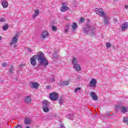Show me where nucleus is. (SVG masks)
<instances>
[{
    "label": "nucleus",
    "mask_w": 128,
    "mask_h": 128,
    "mask_svg": "<svg viewBox=\"0 0 128 128\" xmlns=\"http://www.w3.org/2000/svg\"><path fill=\"white\" fill-rule=\"evenodd\" d=\"M114 22H118V19L117 18H115L114 20Z\"/></svg>",
    "instance_id": "79ce46f5"
},
{
    "label": "nucleus",
    "mask_w": 128,
    "mask_h": 128,
    "mask_svg": "<svg viewBox=\"0 0 128 128\" xmlns=\"http://www.w3.org/2000/svg\"><path fill=\"white\" fill-rule=\"evenodd\" d=\"M16 44L14 45V48H16Z\"/></svg>",
    "instance_id": "49530a36"
},
{
    "label": "nucleus",
    "mask_w": 128,
    "mask_h": 128,
    "mask_svg": "<svg viewBox=\"0 0 128 128\" xmlns=\"http://www.w3.org/2000/svg\"><path fill=\"white\" fill-rule=\"evenodd\" d=\"M72 64H74V66L78 64V60H76V57H73V59L72 61Z\"/></svg>",
    "instance_id": "aec40b11"
},
{
    "label": "nucleus",
    "mask_w": 128,
    "mask_h": 128,
    "mask_svg": "<svg viewBox=\"0 0 128 128\" xmlns=\"http://www.w3.org/2000/svg\"><path fill=\"white\" fill-rule=\"evenodd\" d=\"M2 40V37L0 36V40Z\"/></svg>",
    "instance_id": "09e8293b"
},
{
    "label": "nucleus",
    "mask_w": 128,
    "mask_h": 128,
    "mask_svg": "<svg viewBox=\"0 0 128 128\" xmlns=\"http://www.w3.org/2000/svg\"><path fill=\"white\" fill-rule=\"evenodd\" d=\"M30 84L33 88H36V90L37 88H38V86H40V85L38 84V82H31Z\"/></svg>",
    "instance_id": "f8f14e48"
},
{
    "label": "nucleus",
    "mask_w": 128,
    "mask_h": 128,
    "mask_svg": "<svg viewBox=\"0 0 128 128\" xmlns=\"http://www.w3.org/2000/svg\"><path fill=\"white\" fill-rule=\"evenodd\" d=\"M60 10L61 12H66V10H68V7L66 6H64L60 8Z\"/></svg>",
    "instance_id": "4468645a"
},
{
    "label": "nucleus",
    "mask_w": 128,
    "mask_h": 128,
    "mask_svg": "<svg viewBox=\"0 0 128 128\" xmlns=\"http://www.w3.org/2000/svg\"><path fill=\"white\" fill-rule=\"evenodd\" d=\"M2 6L3 8H8V2L4 0L2 2Z\"/></svg>",
    "instance_id": "f3484780"
},
{
    "label": "nucleus",
    "mask_w": 128,
    "mask_h": 128,
    "mask_svg": "<svg viewBox=\"0 0 128 128\" xmlns=\"http://www.w3.org/2000/svg\"><path fill=\"white\" fill-rule=\"evenodd\" d=\"M0 22H4V19L3 18H0Z\"/></svg>",
    "instance_id": "58836bf2"
},
{
    "label": "nucleus",
    "mask_w": 128,
    "mask_h": 128,
    "mask_svg": "<svg viewBox=\"0 0 128 128\" xmlns=\"http://www.w3.org/2000/svg\"><path fill=\"white\" fill-rule=\"evenodd\" d=\"M74 68L77 72H80V66L78 64L74 65Z\"/></svg>",
    "instance_id": "2eb2a0df"
},
{
    "label": "nucleus",
    "mask_w": 128,
    "mask_h": 128,
    "mask_svg": "<svg viewBox=\"0 0 128 128\" xmlns=\"http://www.w3.org/2000/svg\"><path fill=\"white\" fill-rule=\"evenodd\" d=\"M8 28V26L6 24L3 26L4 30H6Z\"/></svg>",
    "instance_id": "a878e982"
},
{
    "label": "nucleus",
    "mask_w": 128,
    "mask_h": 128,
    "mask_svg": "<svg viewBox=\"0 0 128 128\" xmlns=\"http://www.w3.org/2000/svg\"><path fill=\"white\" fill-rule=\"evenodd\" d=\"M76 28H78V24H76V23L74 22L72 25V29L76 30Z\"/></svg>",
    "instance_id": "b1692460"
},
{
    "label": "nucleus",
    "mask_w": 128,
    "mask_h": 128,
    "mask_svg": "<svg viewBox=\"0 0 128 128\" xmlns=\"http://www.w3.org/2000/svg\"><path fill=\"white\" fill-rule=\"evenodd\" d=\"M116 108L117 110H121L123 114L128 112V108L126 106L118 105L116 106Z\"/></svg>",
    "instance_id": "20e7f679"
},
{
    "label": "nucleus",
    "mask_w": 128,
    "mask_h": 128,
    "mask_svg": "<svg viewBox=\"0 0 128 128\" xmlns=\"http://www.w3.org/2000/svg\"><path fill=\"white\" fill-rule=\"evenodd\" d=\"M42 110L44 112H50V108L48 106L50 105V102L48 101L44 100L42 102Z\"/></svg>",
    "instance_id": "7ed1b4c3"
},
{
    "label": "nucleus",
    "mask_w": 128,
    "mask_h": 128,
    "mask_svg": "<svg viewBox=\"0 0 128 128\" xmlns=\"http://www.w3.org/2000/svg\"><path fill=\"white\" fill-rule=\"evenodd\" d=\"M70 84L68 81H63L61 82V85L64 86H68Z\"/></svg>",
    "instance_id": "412c9836"
},
{
    "label": "nucleus",
    "mask_w": 128,
    "mask_h": 128,
    "mask_svg": "<svg viewBox=\"0 0 128 128\" xmlns=\"http://www.w3.org/2000/svg\"><path fill=\"white\" fill-rule=\"evenodd\" d=\"M68 32V28H65V30H64V32Z\"/></svg>",
    "instance_id": "e433bc0d"
},
{
    "label": "nucleus",
    "mask_w": 128,
    "mask_h": 128,
    "mask_svg": "<svg viewBox=\"0 0 128 128\" xmlns=\"http://www.w3.org/2000/svg\"><path fill=\"white\" fill-rule=\"evenodd\" d=\"M125 8H126V10H128V5H125Z\"/></svg>",
    "instance_id": "ea45409f"
},
{
    "label": "nucleus",
    "mask_w": 128,
    "mask_h": 128,
    "mask_svg": "<svg viewBox=\"0 0 128 128\" xmlns=\"http://www.w3.org/2000/svg\"><path fill=\"white\" fill-rule=\"evenodd\" d=\"M57 30H58V28H56V26H52V30H53V32H56Z\"/></svg>",
    "instance_id": "bb28decb"
},
{
    "label": "nucleus",
    "mask_w": 128,
    "mask_h": 128,
    "mask_svg": "<svg viewBox=\"0 0 128 128\" xmlns=\"http://www.w3.org/2000/svg\"><path fill=\"white\" fill-rule=\"evenodd\" d=\"M78 90H80V88L78 87L75 89V92H78Z\"/></svg>",
    "instance_id": "7c9ffc66"
},
{
    "label": "nucleus",
    "mask_w": 128,
    "mask_h": 128,
    "mask_svg": "<svg viewBox=\"0 0 128 128\" xmlns=\"http://www.w3.org/2000/svg\"><path fill=\"white\" fill-rule=\"evenodd\" d=\"M24 122L25 124H30L32 122V120L28 118H26L24 120Z\"/></svg>",
    "instance_id": "6ab92c4d"
},
{
    "label": "nucleus",
    "mask_w": 128,
    "mask_h": 128,
    "mask_svg": "<svg viewBox=\"0 0 128 128\" xmlns=\"http://www.w3.org/2000/svg\"><path fill=\"white\" fill-rule=\"evenodd\" d=\"M38 61V63L40 66H48V61L46 59L44 54L42 52H39L37 54H35L30 58V62L32 66H36V60Z\"/></svg>",
    "instance_id": "f257e3e1"
},
{
    "label": "nucleus",
    "mask_w": 128,
    "mask_h": 128,
    "mask_svg": "<svg viewBox=\"0 0 128 128\" xmlns=\"http://www.w3.org/2000/svg\"><path fill=\"white\" fill-rule=\"evenodd\" d=\"M58 120H59V122H62V119L59 118V119H58Z\"/></svg>",
    "instance_id": "c03bdc74"
},
{
    "label": "nucleus",
    "mask_w": 128,
    "mask_h": 128,
    "mask_svg": "<svg viewBox=\"0 0 128 128\" xmlns=\"http://www.w3.org/2000/svg\"><path fill=\"white\" fill-rule=\"evenodd\" d=\"M60 128H66V127H64V124L63 123H60Z\"/></svg>",
    "instance_id": "c756f323"
},
{
    "label": "nucleus",
    "mask_w": 128,
    "mask_h": 128,
    "mask_svg": "<svg viewBox=\"0 0 128 128\" xmlns=\"http://www.w3.org/2000/svg\"><path fill=\"white\" fill-rule=\"evenodd\" d=\"M104 22L105 26H108V24H110V20H108V17L106 16V15L104 16Z\"/></svg>",
    "instance_id": "9d476101"
},
{
    "label": "nucleus",
    "mask_w": 128,
    "mask_h": 128,
    "mask_svg": "<svg viewBox=\"0 0 128 128\" xmlns=\"http://www.w3.org/2000/svg\"><path fill=\"white\" fill-rule=\"evenodd\" d=\"M55 78H54V76H52L48 78V80L49 82H56Z\"/></svg>",
    "instance_id": "a211bd4d"
},
{
    "label": "nucleus",
    "mask_w": 128,
    "mask_h": 128,
    "mask_svg": "<svg viewBox=\"0 0 128 128\" xmlns=\"http://www.w3.org/2000/svg\"><path fill=\"white\" fill-rule=\"evenodd\" d=\"M20 66L21 68L24 67V64H20Z\"/></svg>",
    "instance_id": "37998d69"
},
{
    "label": "nucleus",
    "mask_w": 128,
    "mask_h": 128,
    "mask_svg": "<svg viewBox=\"0 0 128 128\" xmlns=\"http://www.w3.org/2000/svg\"><path fill=\"white\" fill-rule=\"evenodd\" d=\"M96 12L98 16H106V14H104V10H102V8H96Z\"/></svg>",
    "instance_id": "423d86ee"
},
{
    "label": "nucleus",
    "mask_w": 128,
    "mask_h": 128,
    "mask_svg": "<svg viewBox=\"0 0 128 128\" xmlns=\"http://www.w3.org/2000/svg\"><path fill=\"white\" fill-rule=\"evenodd\" d=\"M128 28V22H124L122 26V32H124V30H126Z\"/></svg>",
    "instance_id": "1a4fd4ad"
},
{
    "label": "nucleus",
    "mask_w": 128,
    "mask_h": 128,
    "mask_svg": "<svg viewBox=\"0 0 128 128\" xmlns=\"http://www.w3.org/2000/svg\"><path fill=\"white\" fill-rule=\"evenodd\" d=\"M90 96L94 100H98V96L94 92H91L90 94Z\"/></svg>",
    "instance_id": "9b49d317"
},
{
    "label": "nucleus",
    "mask_w": 128,
    "mask_h": 128,
    "mask_svg": "<svg viewBox=\"0 0 128 128\" xmlns=\"http://www.w3.org/2000/svg\"><path fill=\"white\" fill-rule=\"evenodd\" d=\"M25 102L26 104H30L32 102V98L30 96H27L25 98Z\"/></svg>",
    "instance_id": "ddd939ff"
},
{
    "label": "nucleus",
    "mask_w": 128,
    "mask_h": 128,
    "mask_svg": "<svg viewBox=\"0 0 128 128\" xmlns=\"http://www.w3.org/2000/svg\"><path fill=\"white\" fill-rule=\"evenodd\" d=\"M28 52H32V50L31 48H29L28 50Z\"/></svg>",
    "instance_id": "c9c22d12"
},
{
    "label": "nucleus",
    "mask_w": 128,
    "mask_h": 128,
    "mask_svg": "<svg viewBox=\"0 0 128 128\" xmlns=\"http://www.w3.org/2000/svg\"><path fill=\"white\" fill-rule=\"evenodd\" d=\"M18 35L16 34L12 38V42H10V46H13V44H16L18 43Z\"/></svg>",
    "instance_id": "0eeeda50"
},
{
    "label": "nucleus",
    "mask_w": 128,
    "mask_h": 128,
    "mask_svg": "<svg viewBox=\"0 0 128 128\" xmlns=\"http://www.w3.org/2000/svg\"><path fill=\"white\" fill-rule=\"evenodd\" d=\"M26 128H30V126H27L26 127Z\"/></svg>",
    "instance_id": "de8ad7c7"
},
{
    "label": "nucleus",
    "mask_w": 128,
    "mask_h": 128,
    "mask_svg": "<svg viewBox=\"0 0 128 128\" xmlns=\"http://www.w3.org/2000/svg\"><path fill=\"white\" fill-rule=\"evenodd\" d=\"M15 128H22V125H18Z\"/></svg>",
    "instance_id": "4c0bfd02"
},
{
    "label": "nucleus",
    "mask_w": 128,
    "mask_h": 128,
    "mask_svg": "<svg viewBox=\"0 0 128 128\" xmlns=\"http://www.w3.org/2000/svg\"><path fill=\"white\" fill-rule=\"evenodd\" d=\"M36 16H38V14H36V13H34V14L32 15V18L34 19L36 18Z\"/></svg>",
    "instance_id": "473e14b6"
},
{
    "label": "nucleus",
    "mask_w": 128,
    "mask_h": 128,
    "mask_svg": "<svg viewBox=\"0 0 128 128\" xmlns=\"http://www.w3.org/2000/svg\"><path fill=\"white\" fill-rule=\"evenodd\" d=\"M106 116H112V114H110V113H107V114H106Z\"/></svg>",
    "instance_id": "a19ab883"
},
{
    "label": "nucleus",
    "mask_w": 128,
    "mask_h": 128,
    "mask_svg": "<svg viewBox=\"0 0 128 128\" xmlns=\"http://www.w3.org/2000/svg\"><path fill=\"white\" fill-rule=\"evenodd\" d=\"M50 88H52V86H46V90H50Z\"/></svg>",
    "instance_id": "f704fd0d"
},
{
    "label": "nucleus",
    "mask_w": 128,
    "mask_h": 128,
    "mask_svg": "<svg viewBox=\"0 0 128 128\" xmlns=\"http://www.w3.org/2000/svg\"><path fill=\"white\" fill-rule=\"evenodd\" d=\"M6 66H8V64L6 62L2 64V66L3 68H6Z\"/></svg>",
    "instance_id": "2f4dec72"
},
{
    "label": "nucleus",
    "mask_w": 128,
    "mask_h": 128,
    "mask_svg": "<svg viewBox=\"0 0 128 128\" xmlns=\"http://www.w3.org/2000/svg\"><path fill=\"white\" fill-rule=\"evenodd\" d=\"M80 78H81V77H78V78H77V79H78V80H80Z\"/></svg>",
    "instance_id": "a18cd8bd"
},
{
    "label": "nucleus",
    "mask_w": 128,
    "mask_h": 128,
    "mask_svg": "<svg viewBox=\"0 0 128 128\" xmlns=\"http://www.w3.org/2000/svg\"><path fill=\"white\" fill-rule=\"evenodd\" d=\"M64 99L62 98V96H60L59 98L58 102L60 104H62L64 102Z\"/></svg>",
    "instance_id": "5701e85b"
},
{
    "label": "nucleus",
    "mask_w": 128,
    "mask_h": 128,
    "mask_svg": "<svg viewBox=\"0 0 128 128\" xmlns=\"http://www.w3.org/2000/svg\"><path fill=\"white\" fill-rule=\"evenodd\" d=\"M110 46H112V44H110V43H106V46L107 48H110Z\"/></svg>",
    "instance_id": "c85d7f7f"
},
{
    "label": "nucleus",
    "mask_w": 128,
    "mask_h": 128,
    "mask_svg": "<svg viewBox=\"0 0 128 128\" xmlns=\"http://www.w3.org/2000/svg\"><path fill=\"white\" fill-rule=\"evenodd\" d=\"M10 68L9 69V72H10V74H12V72H14V68L12 65H10Z\"/></svg>",
    "instance_id": "4be33fe9"
},
{
    "label": "nucleus",
    "mask_w": 128,
    "mask_h": 128,
    "mask_svg": "<svg viewBox=\"0 0 128 128\" xmlns=\"http://www.w3.org/2000/svg\"><path fill=\"white\" fill-rule=\"evenodd\" d=\"M123 122L125 123H128V117L124 118Z\"/></svg>",
    "instance_id": "393cba45"
},
{
    "label": "nucleus",
    "mask_w": 128,
    "mask_h": 128,
    "mask_svg": "<svg viewBox=\"0 0 128 128\" xmlns=\"http://www.w3.org/2000/svg\"><path fill=\"white\" fill-rule=\"evenodd\" d=\"M82 30L85 34H90L92 36L96 34V28L88 24L83 26Z\"/></svg>",
    "instance_id": "f03ea898"
},
{
    "label": "nucleus",
    "mask_w": 128,
    "mask_h": 128,
    "mask_svg": "<svg viewBox=\"0 0 128 128\" xmlns=\"http://www.w3.org/2000/svg\"><path fill=\"white\" fill-rule=\"evenodd\" d=\"M50 100L52 101L56 100L58 98V94L56 92H53L50 94Z\"/></svg>",
    "instance_id": "39448f33"
},
{
    "label": "nucleus",
    "mask_w": 128,
    "mask_h": 128,
    "mask_svg": "<svg viewBox=\"0 0 128 128\" xmlns=\"http://www.w3.org/2000/svg\"><path fill=\"white\" fill-rule=\"evenodd\" d=\"M35 14H36L38 16V14H40V12H38V10H35Z\"/></svg>",
    "instance_id": "72a5a7b5"
},
{
    "label": "nucleus",
    "mask_w": 128,
    "mask_h": 128,
    "mask_svg": "<svg viewBox=\"0 0 128 128\" xmlns=\"http://www.w3.org/2000/svg\"><path fill=\"white\" fill-rule=\"evenodd\" d=\"M90 86L92 88H96V79H92L90 84Z\"/></svg>",
    "instance_id": "6e6552de"
},
{
    "label": "nucleus",
    "mask_w": 128,
    "mask_h": 128,
    "mask_svg": "<svg viewBox=\"0 0 128 128\" xmlns=\"http://www.w3.org/2000/svg\"><path fill=\"white\" fill-rule=\"evenodd\" d=\"M48 36V32L47 31H44L42 32V38H46Z\"/></svg>",
    "instance_id": "dca6fc26"
},
{
    "label": "nucleus",
    "mask_w": 128,
    "mask_h": 128,
    "mask_svg": "<svg viewBox=\"0 0 128 128\" xmlns=\"http://www.w3.org/2000/svg\"><path fill=\"white\" fill-rule=\"evenodd\" d=\"M80 22H84V18H80Z\"/></svg>",
    "instance_id": "cd10ccee"
}]
</instances>
